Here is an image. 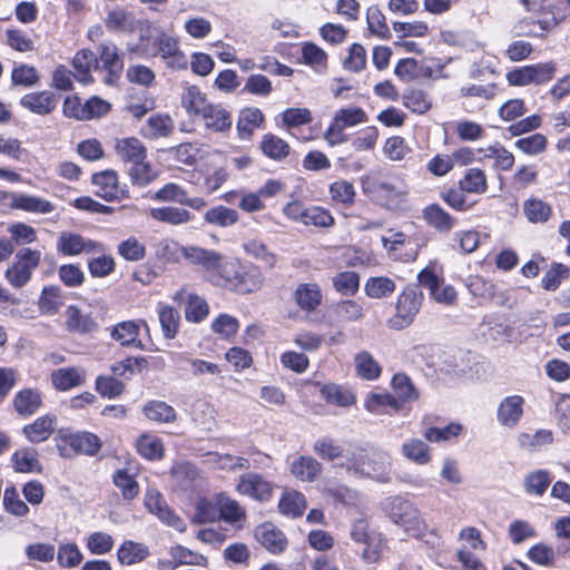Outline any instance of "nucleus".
<instances>
[{"mask_svg":"<svg viewBox=\"0 0 570 570\" xmlns=\"http://www.w3.org/2000/svg\"><path fill=\"white\" fill-rule=\"evenodd\" d=\"M361 185L367 197L387 209H394L409 194L402 176L381 170H371L364 175Z\"/></svg>","mask_w":570,"mask_h":570,"instance_id":"1","label":"nucleus"},{"mask_svg":"<svg viewBox=\"0 0 570 570\" xmlns=\"http://www.w3.org/2000/svg\"><path fill=\"white\" fill-rule=\"evenodd\" d=\"M340 466L348 473L371 478L380 483L391 481L392 460L384 451L368 454L364 449L356 448L346 454V461L340 463Z\"/></svg>","mask_w":570,"mask_h":570,"instance_id":"2","label":"nucleus"},{"mask_svg":"<svg viewBox=\"0 0 570 570\" xmlns=\"http://www.w3.org/2000/svg\"><path fill=\"white\" fill-rule=\"evenodd\" d=\"M384 515L416 538L433 533L416 504L402 495H391L381 502Z\"/></svg>","mask_w":570,"mask_h":570,"instance_id":"3","label":"nucleus"},{"mask_svg":"<svg viewBox=\"0 0 570 570\" xmlns=\"http://www.w3.org/2000/svg\"><path fill=\"white\" fill-rule=\"evenodd\" d=\"M218 273L219 278L224 282V286L239 295L255 293L264 283L261 268L250 263L226 262L222 265Z\"/></svg>","mask_w":570,"mask_h":570,"instance_id":"4","label":"nucleus"},{"mask_svg":"<svg viewBox=\"0 0 570 570\" xmlns=\"http://www.w3.org/2000/svg\"><path fill=\"white\" fill-rule=\"evenodd\" d=\"M57 449L62 458H72L78 454L96 455L101 449L100 439L87 431L70 432L59 430L56 436Z\"/></svg>","mask_w":570,"mask_h":570,"instance_id":"5","label":"nucleus"},{"mask_svg":"<svg viewBox=\"0 0 570 570\" xmlns=\"http://www.w3.org/2000/svg\"><path fill=\"white\" fill-rule=\"evenodd\" d=\"M423 297L417 286H406L396 298L395 313L386 321L387 327L395 331L409 327L421 309Z\"/></svg>","mask_w":570,"mask_h":570,"instance_id":"6","label":"nucleus"},{"mask_svg":"<svg viewBox=\"0 0 570 570\" xmlns=\"http://www.w3.org/2000/svg\"><path fill=\"white\" fill-rule=\"evenodd\" d=\"M41 253L31 248H21L17 252L13 263L6 271V278L14 288L26 286L32 277L33 271L39 266Z\"/></svg>","mask_w":570,"mask_h":570,"instance_id":"7","label":"nucleus"},{"mask_svg":"<svg viewBox=\"0 0 570 570\" xmlns=\"http://www.w3.org/2000/svg\"><path fill=\"white\" fill-rule=\"evenodd\" d=\"M147 21L137 19L132 11L122 7H116L108 11L105 18V27L114 33H132L141 30L142 26H147Z\"/></svg>","mask_w":570,"mask_h":570,"instance_id":"8","label":"nucleus"},{"mask_svg":"<svg viewBox=\"0 0 570 570\" xmlns=\"http://www.w3.org/2000/svg\"><path fill=\"white\" fill-rule=\"evenodd\" d=\"M97 57L100 70L107 72V76L104 78L105 83L114 86L120 78L124 69V62L118 48L114 43H100Z\"/></svg>","mask_w":570,"mask_h":570,"instance_id":"9","label":"nucleus"},{"mask_svg":"<svg viewBox=\"0 0 570 570\" xmlns=\"http://www.w3.org/2000/svg\"><path fill=\"white\" fill-rule=\"evenodd\" d=\"M238 493L257 501H267L272 497V483L263 475L255 472H247L239 476L236 487Z\"/></svg>","mask_w":570,"mask_h":570,"instance_id":"10","label":"nucleus"},{"mask_svg":"<svg viewBox=\"0 0 570 570\" xmlns=\"http://www.w3.org/2000/svg\"><path fill=\"white\" fill-rule=\"evenodd\" d=\"M524 397L513 394L502 399L497 409V420L500 425L513 429L521 421L524 413Z\"/></svg>","mask_w":570,"mask_h":570,"instance_id":"11","label":"nucleus"},{"mask_svg":"<svg viewBox=\"0 0 570 570\" xmlns=\"http://www.w3.org/2000/svg\"><path fill=\"white\" fill-rule=\"evenodd\" d=\"M183 257L191 265H197L206 272H219L223 265V255L213 249L198 246L181 247Z\"/></svg>","mask_w":570,"mask_h":570,"instance_id":"12","label":"nucleus"},{"mask_svg":"<svg viewBox=\"0 0 570 570\" xmlns=\"http://www.w3.org/2000/svg\"><path fill=\"white\" fill-rule=\"evenodd\" d=\"M293 298L301 311L311 314L322 305L323 293L315 282L301 283L293 292Z\"/></svg>","mask_w":570,"mask_h":570,"instance_id":"13","label":"nucleus"},{"mask_svg":"<svg viewBox=\"0 0 570 570\" xmlns=\"http://www.w3.org/2000/svg\"><path fill=\"white\" fill-rule=\"evenodd\" d=\"M528 11L540 13L538 24L542 31L556 27L564 19L563 12L556 6L547 4V0H521Z\"/></svg>","mask_w":570,"mask_h":570,"instance_id":"14","label":"nucleus"},{"mask_svg":"<svg viewBox=\"0 0 570 570\" xmlns=\"http://www.w3.org/2000/svg\"><path fill=\"white\" fill-rule=\"evenodd\" d=\"M100 245L91 239H87L79 234L62 233L57 243V249L66 256H76L81 253H94Z\"/></svg>","mask_w":570,"mask_h":570,"instance_id":"15","label":"nucleus"},{"mask_svg":"<svg viewBox=\"0 0 570 570\" xmlns=\"http://www.w3.org/2000/svg\"><path fill=\"white\" fill-rule=\"evenodd\" d=\"M58 100L51 91L26 94L20 98V106L38 116H47L57 107Z\"/></svg>","mask_w":570,"mask_h":570,"instance_id":"16","label":"nucleus"},{"mask_svg":"<svg viewBox=\"0 0 570 570\" xmlns=\"http://www.w3.org/2000/svg\"><path fill=\"white\" fill-rule=\"evenodd\" d=\"M8 197L11 199L10 207L13 209L32 214H50L55 210L51 202L38 196L9 193Z\"/></svg>","mask_w":570,"mask_h":570,"instance_id":"17","label":"nucleus"},{"mask_svg":"<svg viewBox=\"0 0 570 570\" xmlns=\"http://www.w3.org/2000/svg\"><path fill=\"white\" fill-rule=\"evenodd\" d=\"M424 222L439 233H449L458 223L440 204L433 203L422 210Z\"/></svg>","mask_w":570,"mask_h":570,"instance_id":"18","label":"nucleus"},{"mask_svg":"<svg viewBox=\"0 0 570 570\" xmlns=\"http://www.w3.org/2000/svg\"><path fill=\"white\" fill-rule=\"evenodd\" d=\"M72 66L76 70L75 78L83 85H88L94 81L91 70L100 71L98 57L89 49L78 51L72 59Z\"/></svg>","mask_w":570,"mask_h":570,"instance_id":"19","label":"nucleus"},{"mask_svg":"<svg viewBox=\"0 0 570 570\" xmlns=\"http://www.w3.org/2000/svg\"><path fill=\"white\" fill-rule=\"evenodd\" d=\"M265 117L261 109L256 107H246L239 111L236 124L237 136L240 140L252 138L254 131L263 127Z\"/></svg>","mask_w":570,"mask_h":570,"instance_id":"20","label":"nucleus"},{"mask_svg":"<svg viewBox=\"0 0 570 570\" xmlns=\"http://www.w3.org/2000/svg\"><path fill=\"white\" fill-rule=\"evenodd\" d=\"M66 327L77 334H89L98 328L90 313H83L78 306L70 305L66 309Z\"/></svg>","mask_w":570,"mask_h":570,"instance_id":"21","label":"nucleus"},{"mask_svg":"<svg viewBox=\"0 0 570 570\" xmlns=\"http://www.w3.org/2000/svg\"><path fill=\"white\" fill-rule=\"evenodd\" d=\"M56 422V415L46 414L38 417L32 423L24 425L22 433L29 442L41 443L47 441L53 433Z\"/></svg>","mask_w":570,"mask_h":570,"instance_id":"22","label":"nucleus"},{"mask_svg":"<svg viewBox=\"0 0 570 570\" xmlns=\"http://www.w3.org/2000/svg\"><path fill=\"white\" fill-rule=\"evenodd\" d=\"M117 156L124 161L129 164H137L140 160H146L147 149L145 145L136 137H127L117 139L115 145Z\"/></svg>","mask_w":570,"mask_h":570,"instance_id":"23","label":"nucleus"},{"mask_svg":"<svg viewBox=\"0 0 570 570\" xmlns=\"http://www.w3.org/2000/svg\"><path fill=\"white\" fill-rule=\"evenodd\" d=\"M289 470L302 482H314L322 472V464L313 456L301 455L292 461Z\"/></svg>","mask_w":570,"mask_h":570,"instance_id":"24","label":"nucleus"},{"mask_svg":"<svg viewBox=\"0 0 570 570\" xmlns=\"http://www.w3.org/2000/svg\"><path fill=\"white\" fill-rule=\"evenodd\" d=\"M173 131L174 121L165 114L151 115L140 129V134L147 139L165 138L171 135Z\"/></svg>","mask_w":570,"mask_h":570,"instance_id":"25","label":"nucleus"},{"mask_svg":"<svg viewBox=\"0 0 570 570\" xmlns=\"http://www.w3.org/2000/svg\"><path fill=\"white\" fill-rule=\"evenodd\" d=\"M365 409L375 414H392L399 412L402 407L400 400L390 393H371L364 403Z\"/></svg>","mask_w":570,"mask_h":570,"instance_id":"26","label":"nucleus"},{"mask_svg":"<svg viewBox=\"0 0 570 570\" xmlns=\"http://www.w3.org/2000/svg\"><path fill=\"white\" fill-rule=\"evenodd\" d=\"M255 537L272 553L282 552L287 544L283 532L271 523L259 525L255 531Z\"/></svg>","mask_w":570,"mask_h":570,"instance_id":"27","label":"nucleus"},{"mask_svg":"<svg viewBox=\"0 0 570 570\" xmlns=\"http://www.w3.org/2000/svg\"><path fill=\"white\" fill-rule=\"evenodd\" d=\"M202 119L205 127L214 132H225L232 128L233 119L230 112L222 105L216 104L207 107Z\"/></svg>","mask_w":570,"mask_h":570,"instance_id":"28","label":"nucleus"},{"mask_svg":"<svg viewBox=\"0 0 570 570\" xmlns=\"http://www.w3.org/2000/svg\"><path fill=\"white\" fill-rule=\"evenodd\" d=\"M42 405L41 393L35 389H23L13 399L14 410L22 416H30Z\"/></svg>","mask_w":570,"mask_h":570,"instance_id":"29","label":"nucleus"},{"mask_svg":"<svg viewBox=\"0 0 570 570\" xmlns=\"http://www.w3.org/2000/svg\"><path fill=\"white\" fill-rule=\"evenodd\" d=\"M212 105L197 86H189L181 94V106L189 116L203 117Z\"/></svg>","mask_w":570,"mask_h":570,"instance_id":"30","label":"nucleus"},{"mask_svg":"<svg viewBox=\"0 0 570 570\" xmlns=\"http://www.w3.org/2000/svg\"><path fill=\"white\" fill-rule=\"evenodd\" d=\"M142 413L145 416L157 423H174L177 420L176 410L164 401L151 400L148 401L144 407Z\"/></svg>","mask_w":570,"mask_h":570,"instance_id":"31","label":"nucleus"},{"mask_svg":"<svg viewBox=\"0 0 570 570\" xmlns=\"http://www.w3.org/2000/svg\"><path fill=\"white\" fill-rule=\"evenodd\" d=\"M259 148L264 156L275 161H282L291 151L289 145L274 134H265L262 137Z\"/></svg>","mask_w":570,"mask_h":570,"instance_id":"32","label":"nucleus"},{"mask_svg":"<svg viewBox=\"0 0 570 570\" xmlns=\"http://www.w3.org/2000/svg\"><path fill=\"white\" fill-rule=\"evenodd\" d=\"M91 183L99 188L98 195L110 202L117 198L118 175L115 170H104L92 175Z\"/></svg>","mask_w":570,"mask_h":570,"instance_id":"33","label":"nucleus"},{"mask_svg":"<svg viewBox=\"0 0 570 570\" xmlns=\"http://www.w3.org/2000/svg\"><path fill=\"white\" fill-rule=\"evenodd\" d=\"M439 196L450 208L461 213L471 210L475 205V202H469L466 191L459 184L443 188Z\"/></svg>","mask_w":570,"mask_h":570,"instance_id":"34","label":"nucleus"},{"mask_svg":"<svg viewBox=\"0 0 570 570\" xmlns=\"http://www.w3.org/2000/svg\"><path fill=\"white\" fill-rule=\"evenodd\" d=\"M392 389L396 400H400V405L404 403L416 401L420 396L417 389L414 386L412 380L405 373H396L392 379Z\"/></svg>","mask_w":570,"mask_h":570,"instance_id":"35","label":"nucleus"},{"mask_svg":"<svg viewBox=\"0 0 570 570\" xmlns=\"http://www.w3.org/2000/svg\"><path fill=\"white\" fill-rule=\"evenodd\" d=\"M139 326L134 321L118 323L112 327L111 337L122 346H135L141 348V341L138 338Z\"/></svg>","mask_w":570,"mask_h":570,"instance_id":"36","label":"nucleus"},{"mask_svg":"<svg viewBox=\"0 0 570 570\" xmlns=\"http://www.w3.org/2000/svg\"><path fill=\"white\" fill-rule=\"evenodd\" d=\"M149 554V549L141 542L131 540L125 541L117 551L118 561L121 564L130 566L142 561Z\"/></svg>","mask_w":570,"mask_h":570,"instance_id":"37","label":"nucleus"},{"mask_svg":"<svg viewBox=\"0 0 570 570\" xmlns=\"http://www.w3.org/2000/svg\"><path fill=\"white\" fill-rule=\"evenodd\" d=\"M150 217L170 225H181L191 220V214L187 209L173 206L151 208Z\"/></svg>","mask_w":570,"mask_h":570,"instance_id":"38","label":"nucleus"},{"mask_svg":"<svg viewBox=\"0 0 570 570\" xmlns=\"http://www.w3.org/2000/svg\"><path fill=\"white\" fill-rule=\"evenodd\" d=\"M65 296L59 286H45L39 297V309L42 314L55 315L63 305Z\"/></svg>","mask_w":570,"mask_h":570,"instance_id":"39","label":"nucleus"},{"mask_svg":"<svg viewBox=\"0 0 570 570\" xmlns=\"http://www.w3.org/2000/svg\"><path fill=\"white\" fill-rule=\"evenodd\" d=\"M321 395L327 403L337 406L346 407L355 403V396L348 389L334 383L322 385Z\"/></svg>","mask_w":570,"mask_h":570,"instance_id":"40","label":"nucleus"},{"mask_svg":"<svg viewBox=\"0 0 570 570\" xmlns=\"http://www.w3.org/2000/svg\"><path fill=\"white\" fill-rule=\"evenodd\" d=\"M523 214L530 223L543 224L550 219L552 208L544 200L532 197L523 203Z\"/></svg>","mask_w":570,"mask_h":570,"instance_id":"41","label":"nucleus"},{"mask_svg":"<svg viewBox=\"0 0 570 570\" xmlns=\"http://www.w3.org/2000/svg\"><path fill=\"white\" fill-rule=\"evenodd\" d=\"M313 450L320 458L327 461H334L337 459H344V461H346V454L353 451H345L335 440L330 436L317 439L313 445Z\"/></svg>","mask_w":570,"mask_h":570,"instance_id":"42","label":"nucleus"},{"mask_svg":"<svg viewBox=\"0 0 570 570\" xmlns=\"http://www.w3.org/2000/svg\"><path fill=\"white\" fill-rule=\"evenodd\" d=\"M11 462L13 469L20 473L41 471V464L38 460L37 452L33 449H21L16 451L11 456Z\"/></svg>","mask_w":570,"mask_h":570,"instance_id":"43","label":"nucleus"},{"mask_svg":"<svg viewBox=\"0 0 570 570\" xmlns=\"http://www.w3.org/2000/svg\"><path fill=\"white\" fill-rule=\"evenodd\" d=\"M401 452L407 460L419 465H425L431 461L430 446L420 439L405 441Z\"/></svg>","mask_w":570,"mask_h":570,"instance_id":"44","label":"nucleus"},{"mask_svg":"<svg viewBox=\"0 0 570 570\" xmlns=\"http://www.w3.org/2000/svg\"><path fill=\"white\" fill-rule=\"evenodd\" d=\"M356 373L360 377L374 381L380 377L382 368L367 351L357 353L354 357Z\"/></svg>","mask_w":570,"mask_h":570,"instance_id":"45","label":"nucleus"},{"mask_svg":"<svg viewBox=\"0 0 570 570\" xmlns=\"http://www.w3.org/2000/svg\"><path fill=\"white\" fill-rule=\"evenodd\" d=\"M459 185L466 193L476 195H481L488 189L485 174L480 168L466 169L463 177L459 180Z\"/></svg>","mask_w":570,"mask_h":570,"instance_id":"46","label":"nucleus"},{"mask_svg":"<svg viewBox=\"0 0 570 570\" xmlns=\"http://www.w3.org/2000/svg\"><path fill=\"white\" fill-rule=\"evenodd\" d=\"M217 505L219 517L227 523L233 524L245 518V510L239 505V503L225 494H219L217 497Z\"/></svg>","mask_w":570,"mask_h":570,"instance_id":"47","label":"nucleus"},{"mask_svg":"<svg viewBox=\"0 0 570 570\" xmlns=\"http://www.w3.org/2000/svg\"><path fill=\"white\" fill-rule=\"evenodd\" d=\"M552 481V476L547 470H537L525 475L523 485L528 494L541 497L549 484Z\"/></svg>","mask_w":570,"mask_h":570,"instance_id":"48","label":"nucleus"},{"mask_svg":"<svg viewBox=\"0 0 570 570\" xmlns=\"http://www.w3.org/2000/svg\"><path fill=\"white\" fill-rule=\"evenodd\" d=\"M395 288V282L384 276L370 277L364 286L365 294L371 298L389 297Z\"/></svg>","mask_w":570,"mask_h":570,"instance_id":"49","label":"nucleus"},{"mask_svg":"<svg viewBox=\"0 0 570 570\" xmlns=\"http://www.w3.org/2000/svg\"><path fill=\"white\" fill-rule=\"evenodd\" d=\"M204 219L210 225L228 227L238 220V213L233 208L219 205L208 209L204 215Z\"/></svg>","mask_w":570,"mask_h":570,"instance_id":"50","label":"nucleus"},{"mask_svg":"<svg viewBox=\"0 0 570 570\" xmlns=\"http://www.w3.org/2000/svg\"><path fill=\"white\" fill-rule=\"evenodd\" d=\"M333 287L343 296L354 295L360 287V276L354 271H345L337 273L332 278Z\"/></svg>","mask_w":570,"mask_h":570,"instance_id":"51","label":"nucleus"},{"mask_svg":"<svg viewBox=\"0 0 570 570\" xmlns=\"http://www.w3.org/2000/svg\"><path fill=\"white\" fill-rule=\"evenodd\" d=\"M243 249L248 256L261 261L268 268H273L276 264V255L268 250L262 240L248 239L243 243Z\"/></svg>","mask_w":570,"mask_h":570,"instance_id":"52","label":"nucleus"},{"mask_svg":"<svg viewBox=\"0 0 570 570\" xmlns=\"http://www.w3.org/2000/svg\"><path fill=\"white\" fill-rule=\"evenodd\" d=\"M305 497L297 492H286L279 500L278 509L282 514L296 518L302 515L305 509Z\"/></svg>","mask_w":570,"mask_h":570,"instance_id":"53","label":"nucleus"},{"mask_svg":"<svg viewBox=\"0 0 570 570\" xmlns=\"http://www.w3.org/2000/svg\"><path fill=\"white\" fill-rule=\"evenodd\" d=\"M51 382L57 390L67 391L81 384V375L75 367L58 368L51 373Z\"/></svg>","mask_w":570,"mask_h":570,"instance_id":"54","label":"nucleus"},{"mask_svg":"<svg viewBox=\"0 0 570 570\" xmlns=\"http://www.w3.org/2000/svg\"><path fill=\"white\" fill-rule=\"evenodd\" d=\"M366 22L371 33L382 39L391 37L385 16L377 6H371L367 8Z\"/></svg>","mask_w":570,"mask_h":570,"instance_id":"55","label":"nucleus"},{"mask_svg":"<svg viewBox=\"0 0 570 570\" xmlns=\"http://www.w3.org/2000/svg\"><path fill=\"white\" fill-rule=\"evenodd\" d=\"M138 453L148 460H158L164 455V445L159 438L141 435L136 443Z\"/></svg>","mask_w":570,"mask_h":570,"instance_id":"56","label":"nucleus"},{"mask_svg":"<svg viewBox=\"0 0 570 570\" xmlns=\"http://www.w3.org/2000/svg\"><path fill=\"white\" fill-rule=\"evenodd\" d=\"M324 491L326 495L332 498L336 503H341L346 507H355L360 500L357 491L343 484H327Z\"/></svg>","mask_w":570,"mask_h":570,"instance_id":"57","label":"nucleus"},{"mask_svg":"<svg viewBox=\"0 0 570 570\" xmlns=\"http://www.w3.org/2000/svg\"><path fill=\"white\" fill-rule=\"evenodd\" d=\"M159 323L166 338H174L178 332L180 316L178 311L170 306H161L158 311Z\"/></svg>","mask_w":570,"mask_h":570,"instance_id":"58","label":"nucleus"},{"mask_svg":"<svg viewBox=\"0 0 570 570\" xmlns=\"http://www.w3.org/2000/svg\"><path fill=\"white\" fill-rule=\"evenodd\" d=\"M366 120V114L362 108L348 107L338 109L335 112L332 121L345 129L365 122Z\"/></svg>","mask_w":570,"mask_h":570,"instance_id":"59","label":"nucleus"},{"mask_svg":"<svg viewBox=\"0 0 570 570\" xmlns=\"http://www.w3.org/2000/svg\"><path fill=\"white\" fill-rule=\"evenodd\" d=\"M114 484L121 491L125 500H132L139 492L137 481L126 469L117 470L112 476Z\"/></svg>","mask_w":570,"mask_h":570,"instance_id":"60","label":"nucleus"},{"mask_svg":"<svg viewBox=\"0 0 570 570\" xmlns=\"http://www.w3.org/2000/svg\"><path fill=\"white\" fill-rule=\"evenodd\" d=\"M554 417L561 433L570 435V394H562L556 401Z\"/></svg>","mask_w":570,"mask_h":570,"instance_id":"61","label":"nucleus"},{"mask_svg":"<svg viewBox=\"0 0 570 570\" xmlns=\"http://www.w3.org/2000/svg\"><path fill=\"white\" fill-rule=\"evenodd\" d=\"M411 153L405 139L400 136H392L386 139L383 146V154L386 158L393 161H401L405 159L406 155Z\"/></svg>","mask_w":570,"mask_h":570,"instance_id":"62","label":"nucleus"},{"mask_svg":"<svg viewBox=\"0 0 570 570\" xmlns=\"http://www.w3.org/2000/svg\"><path fill=\"white\" fill-rule=\"evenodd\" d=\"M12 85L30 88L39 82V73L37 69L29 65H20L12 69Z\"/></svg>","mask_w":570,"mask_h":570,"instance_id":"63","label":"nucleus"},{"mask_svg":"<svg viewBox=\"0 0 570 570\" xmlns=\"http://www.w3.org/2000/svg\"><path fill=\"white\" fill-rule=\"evenodd\" d=\"M129 176L134 185L144 187L156 179L157 173L148 161L140 160L131 165Z\"/></svg>","mask_w":570,"mask_h":570,"instance_id":"64","label":"nucleus"}]
</instances>
